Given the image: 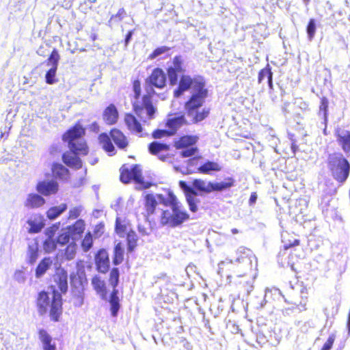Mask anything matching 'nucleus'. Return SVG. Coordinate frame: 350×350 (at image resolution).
Returning <instances> with one entry per match:
<instances>
[{
    "label": "nucleus",
    "instance_id": "f257e3e1",
    "mask_svg": "<svg viewBox=\"0 0 350 350\" xmlns=\"http://www.w3.org/2000/svg\"><path fill=\"white\" fill-rule=\"evenodd\" d=\"M84 134V128L77 124L63 135V140L68 142L70 152L64 153L62 160L66 165L76 170L82 167V161L77 154L86 155L88 153V146L81 139Z\"/></svg>",
    "mask_w": 350,
    "mask_h": 350
},
{
    "label": "nucleus",
    "instance_id": "f03ea898",
    "mask_svg": "<svg viewBox=\"0 0 350 350\" xmlns=\"http://www.w3.org/2000/svg\"><path fill=\"white\" fill-rule=\"evenodd\" d=\"M204 81L201 77L192 79L189 75H182L178 88L174 91V97H179L183 92L190 88L193 90V94L190 99L186 103L185 107L191 113L192 111L201 107L204 98L207 96V91L204 89Z\"/></svg>",
    "mask_w": 350,
    "mask_h": 350
},
{
    "label": "nucleus",
    "instance_id": "7ed1b4c3",
    "mask_svg": "<svg viewBox=\"0 0 350 350\" xmlns=\"http://www.w3.org/2000/svg\"><path fill=\"white\" fill-rule=\"evenodd\" d=\"M164 205L167 208L162 211L160 216V224L162 226L176 228L189 219V214L172 192L167 193Z\"/></svg>",
    "mask_w": 350,
    "mask_h": 350
},
{
    "label": "nucleus",
    "instance_id": "20e7f679",
    "mask_svg": "<svg viewBox=\"0 0 350 350\" xmlns=\"http://www.w3.org/2000/svg\"><path fill=\"white\" fill-rule=\"evenodd\" d=\"M146 83V90L148 95L143 96L142 107L134 105V109L137 114H139L143 110H145L148 118L151 119L156 112V109L152 104L150 95L155 93L154 88L161 89L165 86V74L161 68H155L147 79Z\"/></svg>",
    "mask_w": 350,
    "mask_h": 350
},
{
    "label": "nucleus",
    "instance_id": "39448f33",
    "mask_svg": "<svg viewBox=\"0 0 350 350\" xmlns=\"http://www.w3.org/2000/svg\"><path fill=\"white\" fill-rule=\"evenodd\" d=\"M38 311L40 315L46 314L49 308V316L52 321H59L62 314V295L54 290L52 297L45 291H41L37 299Z\"/></svg>",
    "mask_w": 350,
    "mask_h": 350
},
{
    "label": "nucleus",
    "instance_id": "423d86ee",
    "mask_svg": "<svg viewBox=\"0 0 350 350\" xmlns=\"http://www.w3.org/2000/svg\"><path fill=\"white\" fill-rule=\"evenodd\" d=\"M179 186L185 193L190 211L195 213L198 211L197 202H199V200L197 198L198 193L196 190L205 193H211L213 182L196 179L193 181V187H191L189 186L186 182L180 180L179 182Z\"/></svg>",
    "mask_w": 350,
    "mask_h": 350
},
{
    "label": "nucleus",
    "instance_id": "0eeeda50",
    "mask_svg": "<svg viewBox=\"0 0 350 350\" xmlns=\"http://www.w3.org/2000/svg\"><path fill=\"white\" fill-rule=\"evenodd\" d=\"M327 161L328 168L334 178L340 183H344L350 172L349 161L339 152L329 154Z\"/></svg>",
    "mask_w": 350,
    "mask_h": 350
},
{
    "label": "nucleus",
    "instance_id": "6e6552de",
    "mask_svg": "<svg viewBox=\"0 0 350 350\" xmlns=\"http://www.w3.org/2000/svg\"><path fill=\"white\" fill-rule=\"evenodd\" d=\"M111 138L120 149H124L128 146L129 142L126 137L118 129H112L110 131V137L106 133H101L98 137L99 142L102 148L109 156L116 154V149L111 142Z\"/></svg>",
    "mask_w": 350,
    "mask_h": 350
},
{
    "label": "nucleus",
    "instance_id": "1a4fd4ad",
    "mask_svg": "<svg viewBox=\"0 0 350 350\" xmlns=\"http://www.w3.org/2000/svg\"><path fill=\"white\" fill-rule=\"evenodd\" d=\"M219 273H223L225 269L234 270L237 277H241L246 273V271L252 269V259L247 254L237 258L234 262L232 260L226 259L218 265Z\"/></svg>",
    "mask_w": 350,
    "mask_h": 350
},
{
    "label": "nucleus",
    "instance_id": "9d476101",
    "mask_svg": "<svg viewBox=\"0 0 350 350\" xmlns=\"http://www.w3.org/2000/svg\"><path fill=\"white\" fill-rule=\"evenodd\" d=\"M85 222L83 219H78L73 225L62 228L56 239L58 244L61 245L70 243L71 241L79 240L85 230Z\"/></svg>",
    "mask_w": 350,
    "mask_h": 350
},
{
    "label": "nucleus",
    "instance_id": "9b49d317",
    "mask_svg": "<svg viewBox=\"0 0 350 350\" xmlns=\"http://www.w3.org/2000/svg\"><path fill=\"white\" fill-rule=\"evenodd\" d=\"M119 270L118 268H113L110 272L109 282L113 287L112 293L109 297V302L110 304V310L113 317L118 315L120 308V299L118 296V291L116 286L119 282Z\"/></svg>",
    "mask_w": 350,
    "mask_h": 350
},
{
    "label": "nucleus",
    "instance_id": "f8f14e48",
    "mask_svg": "<svg viewBox=\"0 0 350 350\" xmlns=\"http://www.w3.org/2000/svg\"><path fill=\"white\" fill-rule=\"evenodd\" d=\"M198 140V137L196 135H185L174 142V146L177 149H183L180 152L183 157H189L198 151V148L193 146Z\"/></svg>",
    "mask_w": 350,
    "mask_h": 350
},
{
    "label": "nucleus",
    "instance_id": "ddd939ff",
    "mask_svg": "<svg viewBox=\"0 0 350 350\" xmlns=\"http://www.w3.org/2000/svg\"><path fill=\"white\" fill-rule=\"evenodd\" d=\"M131 180L137 183L142 181V170L138 165L132 166L130 169L125 165L121 168L120 180L124 183H128Z\"/></svg>",
    "mask_w": 350,
    "mask_h": 350
},
{
    "label": "nucleus",
    "instance_id": "4468645a",
    "mask_svg": "<svg viewBox=\"0 0 350 350\" xmlns=\"http://www.w3.org/2000/svg\"><path fill=\"white\" fill-rule=\"evenodd\" d=\"M185 72L183 62L180 56H176L172 65L167 68V75L171 85H175L178 81V75Z\"/></svg>",
    "mask_w": 350,
    "mask_h": 350
},
{
    "label": "nucleus",
    "instance_id": "2eb2a0df",
    "mask_svg": "<svg viewBox=\"0 0 350 350\" xmlns=\"http://www.w3.org/2000/svg\"><path fill=\"white\" fill-rule=\"evenodd\" d=\"M167 198L162 194L148 193L145 196V207L148 215L154 213L157 204H165Z\"/></svg>",
    "mask_w": 350,
    "mask_h": 350
},
{
    "label": "nucleus",
    "instance_id": "dca6fc26",
    "mask_svg": "<svg viewBox=\"0 0 350 350\" xmlns=\"http://www.w3.org/2000/svg\"><path fill=\"white\" fill-rule=\"evenodd\" d=\"M58 189L59 185L53 180L40 181L36 185L38 193L46 196L56 193Z\"/></svg>",
    "mask_w": 350,
    "mask_h": 350
},
{
    "label": "nucleus",
    "instance_id": "f3484780",
    "mask_svg": "<svg viewBox=\"0 0 350 350\" xmlns=\"http://www.w3.org/2000/svg\"><path fill=\"white\" fill-rule=\"evenodd\" d=\"M95 262L97 269L99 272L106 273L109 267V259L107 252L104 250H100L95 256Z\"/></svg>",
    "mask_w": 350,
    "mask_h": 350
},
{
    "label": "nucleus",
    "instance_id": "a211bd4d",
    "mask_svg": "<svg viewBox=\"0 0 350 350\" xmlns=\"http://www.w3.org/2000/svg\"><path fill=\"white\" fill-rule=\"evenodd\" d=\"M169 149L170 146L167 144L159 142H153L150 143L148 146L149 152L152 154L157 155L159 159L163 161H165L167 158L163 152H167Z\"/></svg>",
    "mask_w": 350,
    "mask_h": 350
},
{
    "label": "nucleus",
    "instance_id": "6ab92c4d",
    "mask_svg": "<svg viewBox=\"0 0 350 350\" xmlns=\"http://www.w3.org/2000/svg\"><path fill=\"white\" fill-rule=\"evenodd\" d=\"M337 142L346 154L350 153V131L338 130L336 134Z\"/></svg>",
    "mask_w": 350,
    "mask_h": 350
},
{
    "label": "nucleus",
    "instance_id": "aec40b11",
    "mask_svg": "<svg viewBox=\"0 0 350 350\" xmlns=\"http://www.w3.org/2000/svg\"><path fill=\"white\" fill-rule=\"evenodd\" d=\"M54 282L57 285L62 293H65L68 290V274L64 269H57L54 275Z\"/></svg>",
    "mask_w": 350,
    "mask_h": 350
},
{
    "label": "nucleus",
    "instance_id": "412c9836",
    "mask_svg": "<svg viewBox=\"0 0 350 350\" xmlns=\"http://www.w3.org/2000/svg\"><path fill=\"white\" fill-rule=\"evenodd\" d=\"M45 200L38 193H29L25 201V206L29 208H36L42 206Z\"/></svg>",
    "mask_w": 350,
    "mask_h": 350
},
{
    "label": "nucleus",
    "instance_id": "4be33fe9",
    "mask_svg": "<svg viewBox=\"0 0 350 350\" xmlns=\"http://www.w3.org/2000/svg\"><path fill=\"white\" fill-rule=\"evenodd\" d=\"M118 118V112L116 106L109 105L103 112V120L106 124L112 125L115 124Z\"/></svg>",
    "mask_w": 350,
    "mask_h": 350
},
{
    "label": "nucleus",
    "instance_id": "5701e85b",
    "mask_svg": "<svg viewBox=\"0 0 350 350\" xmlns=\"http://www.w3.org/2000/svg\"><path fill=\"white\" fill-rule=\"evenodd\" d=\"M125 123L128 129L133 133L139 135L142 132L141 124L132 114H126L124 118Z\"/></svg>",
    "mask_w": 350,
    "mask_h": 350
},
{
    "label": "nucleus",
    "instance_id": "b1692460",
    "mask_svg": "<svg viewBox=\"0 0 350 350\" xmlns=\"http://www.w3.org/2000/svg\"><path fill=\"white\" fill-rule=\"evenodd\" d=\"M92 284L100 298L103 300H106L107 292L105 282L102 280L100 277L94 276L92 280Z\"/></svg>",
    "mask_w": 350,
    "mask_h": 350
},
{
    "label": "nucleus",
    "instance_id": "393cba45",
    "mask_svg": "<svg viewBox=\"0 0 350 350\" xmlns=\"http://www.w3.org/2000/svg\"><path fill=\"white\" fill-rule=\"evenodd\" d=\"M27 224L30 226L29 232L31 233H38L44 227V221L42 217L40 215H35L31 217Z\"/></svg>",
    "mask_w": 350,
    "mask_h": 350
},
{
    "label": "nucleus",
    "instance_id": "a878e982",
    "mask_svg": "<svg viewBox=\"0 0 350 350\" xmlns=\"http://www.w3.org/2000/svg\"><path fill=\"white\" fill-rule=\"evenodd\" d=\"M273 74L271 68L267 65L265 68L262 69L258 76V81L262 83L264 81L267 83L270 90H273Z\"/></svg>",
    "mask_w": 350,
    "mask_h": 350
},
{
    "label": "nucleus",
    "instance_id": "bb28decb",
    "mask_svg": "<svg viewBox=\"0 0 350 350\" xmlns=\"http://www.w3.org/2000/svg\"><path fill=\"white\" fill-rule=\"evenodd\" d=\"M253 332L255 335L256 342L260 347H262L268 342L266 335L267 332L266 326H258L256 328H253Z\"/></svg>",
    "mask_w": 350,
    "mask_h": 350
},
{
    "label": "nucleus",
    "instance_id": "cd10ccee",
    "mask_svg": "<svg viewBox=\"0 0 350 350\" xmlns=\"http://www.w3.org/2000/svg\"><path fill=\"white\" fill-rule=\"evenodd\" d=\"M197 170L202 174H208L211 172L220 171L221 170V167L216 162L207 161L204 163L199 165L197 167Z\"/></svg>",
    "mask_w": 350,
    "mask_h": 350
},
{
    "label": "nucleus",
    "instance_id": "c85d7f7f",
    "mask_svg": "<svg viewBox=\"0 0 350 350\" xmlns=\"http://www.w3.org/2000/svg\"><path fill=\"white\" fill-rule=\"evenodd\" d=\"M39 338L42 343L43 350H56L55 344H52V338L44 329L39 331Z\"/></svg>",
    "mask_w": 350,
    "mask_h": 350
},
{
    "label": "nucleus",
    "instance_id": "c756f323",
    "mask_svg": "<svg viewBox=\"0 0 350 350\" xmlns=\"http://www.w3.org/2000/svg\"><path fill=\"white\" fill-rule=\"evenodd\" d=\"M53 260L50 257L44 258L38 265L36 269V277L37 278H41L47 270L51 267Z\"/></svg>",
    "mask_w": 350,
    "mask_h": 350
},
{
    "label": "nucleus",
    "instance_id": "7c9ffc66",
    "mask_svg": "<svg viewBox=\"0 0 350 350\" xmlns=\"http://www.w3.org/2000/svg\"><path fill=\"white\" fill-rule=\"evenodd\" d=\"M280 296V291L279 289L275 288H267L265 291V296L263 300L261 301L260 306L258 308H262L265 305L270 302L271 300L278 298Z\"/></svg>",
    "mask_w": 350,
    "mask_h": 350
},
{
    "label": "nucleus",
    "instance_id": "2f4dec72",
    "mask_svg": "<svg viewBox=\"0 0 350 350\" xmlns=\"http://www.w3.org/2000/svg\"><path fill=\"white\" fill-rule=\"evenodd\" d=\"M38 257V245L35 241H31L28 245L27 254V262L33 265L36 262Z\"/></svg>",
    "mask_w": 350,
    "mask_h": 350
},
{
    "label": "nucleus",
    "instance_id": "473e14b6",
    "mask_svg": "<svg viewBox=\"0 0 350 350\" xmlns=\"http://www.w3.org/2000/svg\"><path fill=\"white\" fill-rule=\"evenodd\" d=\"M185 122V118L183 116L174 117L167 120L166 125L169 128L170 135H174L176 130Z\"/></svg>",
    "mask_w": 350,
    "mask_h": 350
},
{
    "label": "nucleus",
    "instance_id": "72a5a7b5",
    "mask_svg": "<svg viewBox=\"0 0 350 350\" xmlns=\"http://www.w3.org/2000/svg\"><path fill=\"white\" fill-rule=\"evenodd\" d=\"M53 175L62 180H67L69 177L68 170L60 163H54L52 167Z\"/></svg>",
    "mask_w": 350,
    "mask_h": 350
},
{
    "label": "nucleus",
    "instance_id": "f704fd0d",
    "mask_svg": "<svg viewBox=\"0 0 350 350\" xmlns=\"http://www.w3.org/2000/svg\"><path fill=\"white\" fill-rule=\"evenodd\" d=\"M234 185V180L232 178H227L221 182L213 183L212 191H222L230 188Z\"/></svg>",
    "mask_w": 350,
    "mask_h": 350
},
{
    "label": "nucleus",
    "instance_id": "c9c22d12",
    "mask_svg": "<svg viewBox=\"0 0 350 350\" xmlns=\"http://www.w3.org/2000/svg\"><path fill=\"white\" fill-rule=\"evenodd\" d=\"M67 209L66 204H61L59 206H55L50 208L47 212L46 215L49 219H55L59 215H60L62 213H64Z\"/></svg>",
    "mask_w": 350,
    "mask_h": 350
},
{
    "label": "nucleus",
    "instance_id": "e433bc0d",
    "mask_svg": "<svg viewBox=\"0 0 350 350\" xmlns=\"http://www.w3.org/2000/svg\"><path fill=\"white\" fill-rule=\"evenodd\" d=\"M116 232L120 237H124L128 230V222L124 218L117 217L116 220Z\"/></svg>",
    "mask_w": 350,
    "mask_h": 350
},
{
    "label": "nucleus",
    "instance_id": "4c0bfd02",
    "mask_svg": "<svg viewBox=\"0 0 350 350\" xmlns=\"http://www.w3.org/2000/svg\"><path fill=\"white\" fill-rule=\"evenodd\" d=\"M124 250L121 243L116 245L114 248V257L113 262L115 265H118L123 261Z\"/></svg>",
    "mask_w": 350,
    "mask_h": 350
},
{
    "label": "nucleus",
    "instance_id": "58836bf2",
    "mask_svg": "<svg viewBox=\"0 0 350 350\" xmlns=\"http://www.w3.org/2000/svg\"><path fill=\"white\" fill-rule=\"evenodd\" d=\"M77 249L76 241H71L64 251V258L66 260H71L75 258Z\"/></svg>",
    "mask_w": 350,
    "mask_h": 350
},
{
    "label": "nucleus",
    "instance_id": "ea45409f",
    "mask_svg": "<svg viewBox=\"0 0 350 350\" xmlns=\"http://www.w3.org/2000/svg\"><path fill=\"white\" fill-rule=\"evenodd\" d=\"M328 105L329 101L327 98L325 97H323L321 100V105L319 107V116H323V118L325 124L328 121Z\"/></svg>",
    "mask_w": 350,
    "mask_h": 350
},
{
    "label": "nucleus",
    "instance_id": "a19ab883",
    "mask_svg": "<svg viewBox=\"0 0 350 350\" xmlns=\"http://www.w3.org/2000/svg\"><path fill=\"white\" fill-rule=\"evenodd\" d=\"M126 240L128 245V251L132 252L137 245V236L136 233L133 230H130L129 232H128Z\"/></svg>",
    "mask_w": 350,
    "mask_h": 350
},
{
    "label": "nucleus",
    "instance_id": "79ce46f5",
    "mask_svg": "<svg viewBox=\"0 0 350 350\" xmlns=\"http://www.w3.org/2000/svg\"><path fill=\"white\" fill-rule=\"evenodd\" d=\"M57 239L55 238H46L43 243V248L47 253H51L54 251L57 247Z\"/></svg>",
    "mask_w": 350,
    "mask_h": 350
},
{
    "label": "nucleus",
    "instance_id": "37998d69",
    "mask_svg": "<svg viewBox=\"0 0 350 350\" xmlns=\"http://www.w3.org/2000/svg\"><path fill=\"white\" fill-rule=\"evenodd\" d=\"M59 58L58 51L54 49L47 59L46 65L50 67L55 66V68H57Z\"/></svg>",
    "mask_w": 350,
    "mask_h": 350
},
{
    "label": "nucleus",
    "instance_id": "c03bdc74",
    "mask_svg": "<svg viewBox=\"0 0 350 350\" xmlns=\"http://www.w3.org/2000/svg\"><path fill=\"white\" fill-rule=\"evenodd\" d=\"M57 70V68H55V66L50 67L45 75L46 83L51 85L57 82V79L55 78Z\"/></svg>",
    "mask_w": 350,
    "mask_h": 350
},
{
    "label": "nucleus",
    "instance_id": "a18cd8bd",
    "mask_svg": "<svg viewBox=\"0 0 350 350\" xmlns=\"http://www.w3.org/2000/svg\"><path fill=\"white\" fill-rule=\"evenodd\" d=\"M199 159L197 157H193L187 161V167L181 171L183 174H192L195 171L194 167L198 166Z\"/></svg>",
    "mask_w": 350,
    "mask_h": 350
},
{
    "label": "nucleus",
    "instance_id": "49530a36",
    "mask_svg": "<svg viewBox=\"0 0 350 350\" xmlns=\"http://www.w3.org/2000/svg\"><path fill=\"white\" fill-rule=\"evenodd\" d=\"M92 236L90 232H88L85 234L84 239L81 242V247L84 252H88L92 247Z\"/></svg>",
    "mask_w": 350,
    "mask_h": 350
},
{
    "label": "nucleus",
    "instance_id": "de8ad7c7",
    "mask_svg": "<svg viewBox=\"0 0 350 350\" xmlns=\"http://www.w3.org/2000/svg\"><path fill=\"white\" fill-rule=\"evenodd\" d=\"M307 33L310 40H312L316 32V23L314 19H310L307 26Z\"/></svg>",
    "mask_w": 350,
    "mask_h": 350
},
{
    "label": "nucleus",
    "instance_id": "09e8293b",
    "mask_svg": "<svg viewBox=\"0 0 350 350\" xmlns=\"http://www.w3.org/2000/svg\"><path fill=\"white\" fill-rule=\"evenodd\" d=\"M170 48L164 46L158 47L149 55L148 59H153L159 56L160 55L165 53Z\"/></svg>",
    "mask_w": 350,
    "mask_h": 350
},
{
    "label": "nucleus",
    "instance_id": "8fccbe9b",
    "mask_svg": "<svg viewBox=\"0 0 350 350\" xmlns=\"http://www.w3.org/2000/svg\"><path fill=\"white\" fill-rule=\"evenodd\" d=\"M83 210V208L81 206H75L72 208L69 211V217L68 218L70 219H74L77 218L80 215Z\"/></svg>",
    "mask_w": 350,
    "mask_h": 350
},
{
    "label": "nucleus",
    "instance_id": "3c124183",
    "mask_svg": "<svg viewBox=\"0 0 350 350\" xmlns=\"http://www.w3.org/2000/svg\"><path fill=\"white\" fill-rule=\"evenodd\" d=\"M14 278L18 283L23 284L26 280V275L23 270H16L14 275Z\"/></svg>",
    "mask_w": 350,
    "mask_h": 350
},
{
    "label": "nucleus",
    "instance_id": "603ef678",
    "mask_svg": "<svg viewBox=\"0 0 350 350\" xmlns=\"http://www.w3.org/2000/svg\"><path fill=\"white\" fill-rule=\"evenodd\" d=\"M170 131L157 129L152 133V137L154 139H159L165 136H170Z\"/></svg>",
    "mask_w": 350,
    "mask_h": 350
},
{
    "label": "nucleus",
    "instance_id": "864d4df0",
    "mask_svg": "<svg viewBox=\"0 0 350 350\" xmlns=\"http://www.w3.org/2000/svg\"><path fill=\"white\" fill-rule=\"evenodd\" d=\"M334 340H335V335L334 334L329 335L327 341L323 345L321 350H330L333 346Z\"/></svg>",
    "mask_w": 350,
    "mask_h": 350
},
{
    "label": "nucleus",
    "instance_id": "5fc2aeb1",
    "mask_svg": "<svg viewBox=\"0 0 350 350\" xmlns=\"http://www.w3.org/2000/svg\"><path fill=\"white\" fill-rule=\"evenodd\" d=\"M209 111L204 109L201 113H197L195 116L196 122H200L204 120L208 114Z\"/></svg>",
    "mask_w": 350,
    "mask_h": 350
},
{
    "label": "nucleus",
    "instance_id": "6e6d98bb",
    "mask_svg": "<svg viewBox=\"0 0 350 350\" xmlns=\"http://www.w3.org/2000/svg\"><path fill=\"white\" fill-rule=\"evenodd\" d=\"M58 227L55 225L47 228L46 230V235L47 236V238H54V235Z\"/></svg>",
    "mask_w": 350,
    "mask_h": 350
},
{
    "label": "nucleus",
    "instance_id": "4d7b16f0",
    "mask_svg": "<svg viewBox=\"0 0 350 350\" xmlns=\"http://www.w3.org/2000/svg\"><path fill=\"white\" fill-rule=\"evenodd\" d=\"M125 11L123 8H121L118 10V13L115 15V16H113L110 21H109V23H111L113 20L114 19H116V18H118V21H121L124 16L125 15Z\"/></svg>",
    "mask_w": 350,
    "mask_h": 350
},
{
    "label": "nucleus",
    "instance_id": "13d9d810",
    "mask_svg": "<svg viewBox=\"0 0 350 350\" xmlns=\"http://www.w3.org/2000/svg\"><path fill=\"white\" fill-rule=\"evenodd\" d=\"M133 91L135 92L136 98H139V96L140 95L141 90H140V83L137 81H135L133 83Z\"/></svg>",
    "mask_w": 350,
    "mask_h": 350
},
{
    "label": "nucleus",
    "instance_id": "bf43d9fd",
    "mask_svg": "<svg viewBox=\"0 0 350 350\" xmlns=\"http://www.w3.org/2000/svg\"><path fill=\"white\" fill-rule=\"evenodd\" d=\"M283 243L284 249L287 250L292 246L299 245V241L298 239H294L293 241H289V243H284L283 241Z\"/></svg>",
    "mask_w": 350,
    "mask_h": 350
},
{
    "label": "nucleus",
    "instance_id": "052dcab7",
    "mask_svg": "<svg viewBox=\"0 0 350 350\" xmlns=\"http://www.w3.org/2000/svg\"><path fill=\"white\" fill-rule=\"evenodd\" d=\"M133 33H134V30H131L126 35V38H125V40H124L125 46H126L129 44V43L131 40L132 36L133 35Z\"/></svg>",
    "mask_w": 350,
    "mask_h": 350
},
{
    "label": "nucleus",
    "instance_id": "680f3d73",
    "mask_svg": "<svg viewBox=\"0 0 350 350\" xmlns=\"http://www.w3.org/2000/svg\"><path fill=\"white\" fill-rule=\"evenodd\" d=\"M70 280L71 285H75V283L78 282L77 275L75 273H72L70 275Z\"/></svg>",
    "mask_w": 350,
    "mask_h": 350
},
{
    "label": "nucleus",
    "instance_id": "e2e57ef3",
    "mask_svg": "<svg viewBox=\"0 0 350 350\" xmlns=\"http://www.w3.org/2000/svg\"><path fill=\"white\" fill-rule=\"evenodd\" d=\"M83 299L82 297L81 296H78L77 297V299L76 301L74 302V305L77 307H80L83 305Z\"/></svg>",
    "mask_w": 350,
    "mask_h": 350
},
{
    "label": "nucleus",
    "instance_id": "0e129e2a",
    "mask_svg": "<svg viewBox=\"0 0 350 350\" xmlns=\"http://www.w3.org/2000/svg\"><path fill=\"white\" fill-rule=\"evenodd\" d=\"M90 129L93 132L98 133L99 131V126L96 122H94L90 124Z\"/></svg>",
    "mask_w": 350,
    "mask_h": 350
},
{
    "label": "nucleus",
    "instance_id": "69168bd1",
    "mask_svg": "<svg viewBox=\"0 0 350 350\" xmlns=\"http://www.w3.org/2000/svg\"><path fill=\"white\" fill-rule=\"evenodd\" d=\"M257 200V195L256 193H252L250 196L249 202L250 204H253L256 202Z\"/></svg>",
    "mask_w": 350,
    "mask_h": 350
},
{
    "label": "nucleus",
    "instance_id": "338daca9",
    "mask_svg": "<svg viewBox=\"0 0 350 350\" xmlns=\"http://www.w3.org/2000/svg\"><path fill=\"white\" fill-rule=\"evenodd\" d=\"M291 149H292L293 153L295 154L296 150L298 149V146L295 144V142H292V144H291Z\"/></svg>",
    "mask_w": 350,
    "mask_h": 350
},
{
    "label": "nucleus",
    "instance_id": "774afa93",
    "mask_svg": "<svg viewBox=\"0 0 350 350\" xmlns=\"http://www.w3.org/2000/svg\"><path fill=\"white\" fill-rule=\"evenodd\" d=\"M323 124H324L323 133H324V135H327V122L325 124V122L323 121Z\"/></svg>",
    "mask_w": 350,
    "mask_h": 350
}]
</instances>
